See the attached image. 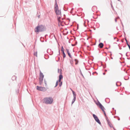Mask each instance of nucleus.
Segmentation results:
<instances>
[{
    "mask_svg": "<svg viewBox=\"0 0 130 130\" xmlns=\"http://www.w3.org/2000/svg\"><path fill=\"white\" fill-rule=\"evenodd\" d=\"M118 1H120V0H118Z\"/></svg>",
    "mask_w": 130,
    "mask_h": 130,
    "instance_id": "nucleus-57",
    "label": "nucleus"
},
{
    "mask_svg": "<svg viewBox=\"0 0 130 130\" xmlns=\"http://www.w3.org/2000/svg\"><path fill=\"white\" fill-rule=\"evenodd\" d=\"M112 109H114V108H112Z\"/></svg>",
    "mask_w": 130,
    "mask_h": 130,
    "instance_id": "nucleus-47",
    "label": "nucleus"
},
{
    "mask_svg": "<svg viewBox=\"0 0 130 130\" xmlns=\"http://www.w3.org/2000/svg\"><path fill=\"white\" fill-rule=\"evenodd\" d=\"M59 51H59V54H60V52H59Z\"/></svg>",
    "mask_w": 130,
    "mask_h": 130,
    "instance_id": "nucleus-45",
    "label": "nucleus"
},
{
    "mask_svg": "<svg viewBox=\"0 0 130 130\" xmlns=\"http://www.w3.org/2000/svg\"><path fill=\"white\" fill-rule=\"evenodd\" d=\"M106 119L108 123H110V122L109 120L108 119V118L107 117H106Z\"/></svg>",
    "mask_w": 130,
    "mask_h": 130,
    "instance_id": "nucleus-21",
    "label": "nucleus"
},
{
    "mask_svg": "<svg viewBox=\"0 0 130 130\" xmlns=\"http://www.w3.org/2000/svg\"><path fill=\"white\" fill-rule=\"evenodd\" d=\"M44 75L43 74V73L41 72L40 71V77L39 78L41 79H43L44 77Z\"/></svg>",
    "mask_w": 130,
    "mask_h": 130,
    "instance_id": "nucleus-7",
    "label": "nucleus"
},
{
    "mask_svg": "<svg viewBox=\"0 0 130 130\" xmlns=\"http://www.w3.org/2000/svg\"><path fill=\"white\" fill-rule=\"evenodd\" d=\"M54 10L55 11L57 15V20L58 21L60 22L61 21L60 19L61 17V10L58 9V6L57 4L56 0H55V4L54 6Z\"/></svg>",
    "mask_w": 130,
    "mask_h": 130,
    "instance_id": "nucleus-1",
    "label": "nucleus"
},
{
    "mask_svg": "<svg viewBox=\"0 0 130 130\" xmlns=\"http://www.w3.org/2000/svg\"><path fill=\"white\" fill-rule=\"evenodd\" d=\"M122 42H123V41H122Z\"/></svg>",
    "mask_w": 130,
    "mask_h": 130,
    "instance_id": "nucleus-58",
    "label": "nucleus"
},
{
    "mask_svg": "<svg viewBox=\"0 0 130 130\" xmlns=\"http://www.w3.org/2000/svg\"><path fill=\"white\" fill-rule=\"evenodd\" d=\"M108 124L110 127H112V125L110 122L108 123Z\"/></svg>",
    "mask_w": 130,
    "mask_h": 130,
    "instance_id": "nucleus-22",
    "label": "nucleus"
},
{
    "mask_svg": "<svg viewBox=\"0 0 130 130\" xmlns=\"http://www.w3.org/2000/svg\"><path fill=\"white\" fill-rule=\"evenodd\" d=\"M61 51L62 52H64V49L62 46H61Z\"/></svg>",
    "mask_w": 130,
    "mask_h": 130,
    "instance_id": "nucleus-24",
    "label": "nucleus"
},
{
    "mask_svg": "<svg viewBox=\"0 0 130 130\" xmlns=\"http://www.w3.org/2000/svg\"><path fill=\"white\" fill-rule=\"evenodd\" d=\"M72 92L73 94L74 98H76V94H75V92L73 90H72Z\"/></svg>",
    "mask_w": 130,
    "mask_h": 130,
    "instance_id": "nucleus-11",
    "label": "nucleus"
},
{
    "mask_svg": "<svg viewBox=\"0 0 130 130\" xmlns=\"http://www.w3.org/2000/svg\"><path fill=\"white\" fill-rule=\"evenodd\" d=\"M37 90L42 91H45L47 90V89L45 87H40L37 86Z\"/></svg>",
    "mask_w": 130,
    "mask_h": 130,
    "instance_id": "nucleus-4",
    "label": "nucleus"
},
{
    "mask_svg": "<svg viewBox=\"0 0 130 130\" xmlns=\"http://www.w3.org/2000/svg\"><path fill=\"white\" fill-rule=\"evenodd\" d=\"M77 29H78V27H77Z\"/></svg>",
    "mask_w": 130,
    "mask_h": 130,
    "instance_id": "nucleus-54",
    "label": "nucleus"
},
{
    "mask_svg": "<svg viewBox=\"0 0 130 130\" xmlns=\"http://www.w3.org/2000/svg\"><path fill=\"white\" fill-rule=\"evenodd\" d=\"M62 53L63 54V58H64L66 57V54H65L64 52H62Z\"/></svg>",
    "mask_w": 130,
    "mask_h": 130,
    "instance_id": "nucleus-18",
    "label": "nucleus"
},
{
    "mask_svg": "<svg viewBox=\"0 0 130 130\" xmlns=\"http://www.w3.org/2000/svg\"><path fill=\"white\" fill-rule=\"evenodd\" d=\"M63 78V76L61 74H60L59 76V79H61Z\"/></svg>",
    "mask_w": 130,
    "mask_h": 130,
    "instance_id": "nucleus-13",
    "label": "nucleus"
},
{
    "mask_svg": "<svg viewBox=\"0 0 130 130\" xmlns=\"http://www.w3.org/2000/svg\"><path fill=\"white\" fill-rule=\"evenodd\" d=\"M104 115L106 117V113H104Z\"/></svg>",
    "mask_w": 130,
    "mask_h": 130,
    "instance_id": "nucleus-32",
    "label": "nucleus"
},
{
    "mask_svg": "<svg viewBox=\"0 0 130 130\" xmlns=\"http://www.w3.org/2000/svg\"><path fill=\"white\" fill-rule=\"evenodd\" d=\"M105 72H107V70H105Z\"/></svg>",
    "mask_w": 130,
    "mask_h": 130,
    "instance_id": "nucleus-41",
    "label": "nucleus"
},
{
    "mask_svg": "<svg viewBox=\"0 0 130 130\" xmlns=\"http://www.w3.org/2000/svg\"><path fill=\"white\" fill-rule=\"evenodd\" d=\"M59 59H60V58H59V59H58L59 60Z\"/></svg>",
    "mask_w": 130,
    "mask_h": 130,
    "instance_id": "nucleus-53",
    "label": "nucleus"
},
{
    "mask_svg": "<svg viewBox=\"0 0 130 130\" xmlns=\"http://www.w3.org/2000/svg\"><path fill=\"white\" fill-rule=\"evenodd\" d=\"M96 104L97 106H99L100 108H101L102 107H103V106L99 101H98L97 103H96Z\"/></svg>",
    "mask_w": 130,
    "mask_h": 130,
    "instance_id": "nucleus-6",
    "label": "nucleus"
},
{
    "mask_svg": "<svg viewBox=\"0 0 130 130\" xmlns=\"http://www.w3.org/2000/svg\"><path fill=\"white\" fill-rule=\"evenodd\" d=\"M15 77V76H13V77H12V78H13V77Z\"/></svg>",
    "mask_w": 130,
    "mask_h": 130,
    "instance_id": "nucleus-43",
    "label": "nucleus"
},
{
    "mask_svg": "<svg viewBox=\"0 0 130 130\" xmlns=\"http://www.w3.org/2000/svg\"><path fill=\"white\" fill-rule=\"evenodd\" d=\"M66 51H67V53H69V50L68 49H66Z\"/></svg>",
    "mask_w": 130,
    "mask_h": 130,
    "instance_id": "nucleus-27",
    "label": "nucleus"
},
{
    "mask_svg": "<svg viewBox=\"0 0 130 130\" xmlns=\"http://www.w3.org/2000/svg\"><path fill=\"white\" fill-rule=\"evenodd\" d=\"M111 7L112 8H113V7L112 6V4H111Z\"/></svg>",
    "mask_w": 130,
    "mask_h": 130,
    "instance_id": "nucleus-31",
    "label": "nucleus"
},
{
    "mask_svg": "<svg viewBox=\"0 0 130 130\" xmlns=\"http://www.w3.org/2000/svg\"><path fill=\"white\" fill-rule=\"evenodd\" d=\"M120 54H121V55H122L121 54V53H120Z\"/></svg>",
    "mask_w": 130,
    "mask_h": 130,
    "instance_id": "nucleus-56",
    "label": "nucleus"
},
{
    "mask_svg": "<svg viewBox=\"0 0 130 130\" xmlns=\"http://www.w3.org/2000/svg\"><path fill=\"white\" fill-rule=\"evenodd\" d=\"M113 129L114 130H116L115 128H114V127H113Z\"/></svg>",
    "mask_w": 130,
    "mask_h": 130,
    "instance_id": "nucleus-37",
    "label": "nucleus"
},
{
    "mask_svg": "<svg viewBox=\"0 0 130 130\" xmlns=\"http://www.w3.org/2000/svg\"><path fill=\"white\" fill-rule=\"evenodd\" d=\"M70 89L72 91V89L71 88H70Z\"/></svg>",
    "mask_w": 130,
    "mask_h": 130,
    "instance_id": "nucleus-44",
    "label": "nucleus"
},
{
    "mask_svg": "<svg viewBox=\"0 0 130 130\" xmlns=\"http://www.w3.org/2000/svg\"><path fill=\"white\" fill-rule=\"evenodd\" d=\"M67 19L69 20V21H70V19L69 18H68Z\"/></svg>",
    "mask_w": 130,
    "mask_h": 130,
    "instance_id": "nucleus-36",
    "label": "nucleus"
},
{
    "mask_svg": "<svg viewBox=\"0 0 130 130\" xmlns=\"http://www.w3.org/2000/svg\"><path fill=\"white\" fill-rule=\"evenodd\" d=\"M72 11H70V13H72Z\"/></svg>",
    "mask_w": 130,
    "mask_h": 130,
    "instance_id": "nucleus-39",
    "label": "nucleus"
},
{
    "mask_svg": "<svg viewBox=\"0 0 130 130\" xmlns=\"http://www.w3.org/2000/svg\"><path fill=\"white\" fill-rule=\"evenodd\" d=\"M73 9V8H72L71 9L72 10Z\"/></svg>",
    "mask_w": 130,
    "mask_h": 130,
    "instance_id": "nucleus-42",
    "label": "nucleus"
},
{
    "mask_svg": "<svg viewBox=\"0 0 130 130\" xmlns=\"http://www.w3.org/2000/svg\"><path fill=\"white\" fill-rule=\"evenodd\" d=\"M103 74L104 75L105 74V73H103Z\"/></svg>",
    "mask_w": 130,
    "mask_h": 130,
    "instance_id": "nucleus-38",
    "label": "nucleus"
},
{
    "mask_svg": "<svg viewBox=\"0 0 130 130\" xmlns=\"http://www.w3.org/2000/svg\"><path fill=\"white\" fill-rule=\"evenodd\" d=\"M127 59H129V58H127Z\"/></svg>",
    "mask_w": 130,
    "mask_h": 130,
    "instance_id": "nucleus-51",
    "label": "nucleus"
},
{
    "mask_svg": "<svg viewBox=\"0 0 130 130\" xmlns=\"http://www.w3.org/2000/svg\"><path fill=\"white\" fill-rule=\"evenodd\" d=\"M43 79H41L39 78V84L40 85H41L43 83Z\"/></svg>",
    "mask_w": 130,
    "mask_h": 130,
    "instance_id": "nucleus-8",
    "label": "nucleus"
},
{
    "mask_svg": "<svg viewBox=\"0 0 130 130\" xmlns=\"http://www.w3.org/2000/svg\"><path fill=\"white\" fill-rule=\"evenodd\" d=\"M120 118H119V119H118V120H120Z\"/></svg>",
    "mask_w": 130,
    "mask_h": 130,
    "instance_id": "nucleus-48",
    "label": "nucleus"
},
{
    "mask_svg": "<svg viewBox=\"0 0 130 130\" xmlns=\"http://www.w3.org/2000/svg\"><path fill=\"white\" fill-rule=\"evenodd\" d=\"M106 49H108V48H107V47H106Z\"/></svg>",
    "mask_w": 130,
    "mask_h": 130,
    "instance_id": "nucleus-50",
    "label": "nucleus"
},
{
    "mask_svg": "<svg viewBox=\"0 0 130 130\" xmlns=\"http://www.w3.org/2000/svg\"><path fill=\"white\" fill-rule=\"evenodd\" d=\"M49 50V49H48L47 50V51Z\"/></svg>",
    "mask_w": 130,
    "mask_h": 130,
    "instance_id": "nucleus-46",
    "label": "nucleus"
},
{
    "mask_svg": "<svg viewBox=\"0 0 130 130\" xmlns=\"http://www.w3.org/2000/svg\"><path fill=\"white\" fill-rule=\"evenodd\" d=\"M128 47L130 49V46H128Z\"/></svg>",
    "mask_w": 130,
    "mask_h": 130,
    "instance_id": "nucleus-40",
    "label": "nucleus"
},
{
    "mask_svg": "<svg viewBox=\"0 0 130 130\" xmlns=\"http://www.w3.org/2000/svg\"><path fill=\"white\" fill-rule=\"evenodd\" d=\"M46 28L44 26L41 25L37 26L35 28V32H39L45 31L46 30Z\"/></svg>",
    "mask_w": 130,
    "mask_h": 130,
    "instance_id": "nucleus-3",
    "label": "nucleus"
},
{
    "mask_svg": "<svg viewBox=\"0 0 130 130\" xmlns=\"http://www.w3.org/2000/svg\"><path fill=\"white\" fill-rule=\"evenodd\" d=\"M116 19H119V17H118L117 18H116Z\"/></svg>",
    "mask_w": 130,
    "mask_h": 130,
    "instance_id": "nucleus-35",
    "label": "nucleus"
},
{
    "mask_svg": "<svg viewBox=\"0 0 130 130\" xmlns=\"http://www.w3.org/2000/svg\"><path fill=\"white\" fill-rule=\"evenodd\" d=\"M75 64H77L78 63V60L77 59H75Z\"/></svg>",
    "mask_w": 130,
    "mask_h": 130,
    "instance_id": "nucleus-15",
    "label": "nucleus"
},
{
    "mask_svg": "<svg viewBox=\"0 0 130 130\" xmlns=\"http://www.w3.org/2000/svg\"><path fill=\"white\" fill-rule=\"evenodd\" d=\"M100 108L102 109V110L103 111V112H104V113H105V111L104 110V107H103V108L102 107Z\"/></svg>",
    "mask_w": 130,
    "mask_h": 130,
    "instance_id": "nucleus-17",
    "label": "nucleus"
},
{
    "mask_svg": "<svg viewBox=\"0 0 130 130\" xmlns=\"http://www.w3.org/2000/svg\"><path fill=\"white\" fill-rule=\"evenodd\" d=\"M115 39V38H114V39Z\"/></svg>",
    "mask_w": 130,
    "mask_h": 130,
    "instance_id": "nucleus-60",
    "label": "nucleus"
},
{
    "mask_svg": "<svg viewBox=\"0 0 130 130\" xmlns=\"http://www.w3.org/2000/svg\"><path fill=\"white\" fill-rule=\"evenodd\" d=\"M115 21L116 22H117V19L116 18L115 19Z\"/></svg>",
    "mask_w": 130,
    "mask_h": 130,
    "instance_id": "nucleus-33",
    "label": "nucleus"
},
{
    "mask_svg": "<svg viewBox=\"0 0 130 130\" xmlns=\"http://www.w3.org/2000/svg\"><path fill=\"white\" fill-rule=\"evenodd\" d=\"M76 99V98H73L72 101V104L74 102L75 100Z\"/></svg>",
    "mask_w": 130,
    "mask_h": 130,
    "instance_id": "nucleus-14",
    "label": "nucleus"
},
{
    "mask_svg": "<svg viewBox=\"0 0 130 130\" xmlns=\"http://www.w3.org/2000/svg\"><path fill=\"white\" fill-rule=\"evenodd\" d=\"M37 51L34 52V55L36 57H37Z\"/></svg>",
    "mask_w": 130,
    "mask_h": 130,
    "instance_id": "nucleus-16",
    "label": "nucleus"
},
{
    "mask_svg": "<svg viewBox=\"0 0 130 130\" xmlns=\"http://www.w3.org/2000/svg\"><path fill=\"white\" fill-rule=\"evenodd\" d=\"M58 81L57 80L56 82V85L55 87H57V86L58 84Z\"/></svg>",
    "mask_w": 130,
    "mask_h": 130,
    "instance_id": "nucleus-23",
    "label": "nucleus"
},
{
    "mask_svg": "<svg viewBox=\"0 0 130 130\" xmlns=\"http://www.w3.org/2000/svg\"><path fill=\"white\" fill-rule=\"evenodd\" d=\"M125 40L126 42V43H128V42L127 41L126 38L125 39Z\"/></svg>",
    "mask_w": 130,
    "mask_h": 130,
    "instance_id": "nucleus-28",
    "label": "nucleus"
},
{
    "mask_svg": "<svg viewBox=\"0 0 130 130\" xmlns=\"http://www.w3.org/2000/svg\"><path fill=\"white\" fill-rule=\"evenodd\" d=\"M67 54H68V55H69V57L70 58H72V57L70 54V53L69 52V53H67Z\"/></svg>",
    "mask_w": 130,
    "mask_h": 130,
    "instance_id": "nucleus-20",
    "label": "nucleus"
},
{
    "mask_svg": "<svg viewBox=\"0 0 130 130\" xmlns=\"http://www.w3.org/2000/svg\"><path fill=\"white\" fill-rule=\"evenodd\" d=\"M61 79H59L58 80V82H61Z\"/></svg>",
    "mask_w": 130,
    "mask_h": 130,
    "instance_id": "nucleus-29",
    "label": "nucleus"
},
{
    "mask_svg": "<svg viewBox=\"0 0 130 130\" xmlns=\"http://www.w3.org/2000/svg\"><path fill=\"white\" fill-rule=\"evenodd\" d=\"M43 102L46 104H51L53 101V99L52 97H45L43 99Z\"/></svg>",
    "mask_w": 130,
    "mask_h": 130,
    "instance_id": "nucleus-2",
    "label": "nucleus"
},
{
    "mask_svg": "<svg viewBox=\"0 0 130 130\" xmlns=\"http://www.w3.org/2000/svg\"><path fill=\"white\" fill-rule=\"evenodd\" d=\"M120 49H121V48H120Z\"/></svg>",
    "mask_w": 130,
    "mask_h": 130,
    "instance_id": "nucleus-52",
    "label": "nucleus"
},
{
    "mask_svg": "<svg viewBox=\"0 0 130 130\" xmlns=\"http://www.w3.org/2000/svg\"><path fill=\"white\" fill-rule=\"evenodd\" d=\"M122 25H123V24H122Z\"/></svg>",
    "mask_w": 130,
    "mask_h": 130,
    "instance_id": "nucleus-49",
    "label": "nucleus"
},
{
    "mask_svg": "<svg viewBox=\"0 0 130 130\" xmlns=\"http://www.w3.org/2000/svg\"><path fill=\"white\" fill-rule=\"evenodd\" d=\"M58 73H60V74H61V70L58 69Z\"/></svg>",
    "mask_w": 130,
    "mask_h": 130,
    "instance_id": "nucleus-12",
    "label": "nucleus"
},
{
    "mask_svg": "<svg viewBox=\"0 0 130 130\" xmlns=\"http://www.w3.org/2000/svg\"><path fill=\"white\" fill-rule=\"evenodd\" d=\"M62 84V82H61L59 84V86L60 87H61V86Z\"/></svg>",
    "mask_w": 130,
    "mask_h": 130,
    "instance_id": "nucleus-26",
    "label": "nucleus"
},
{
    "mask_svg": "<svg viewBox=\"0 0 130 130\" xmlns=\"http://www.w3.org/2000/svg\"><path fill=\"white\" fill-rule=\"evenodd\" d=\"M127 52L126 53V55L127 57H128V56L127 55Z\"/></svg>",
    "mask_w": 130,
    "mask_h": 130,
    "instance_id": "nucleus-34",
    "label": "nucleus"
},
{
    "mask_svg": "<svg viewBox=\"0 0 130 130\" xmlns=\"http://www.w3.org/2000/svg\"><path fill=\"white\" fill-rule=\"evenodd\" d=\"M108 35H109V34H108Z\"/></svg>",
    "mask_w": 130,
    "mask_h": 130,
    "instance_id": "nucleus-59",
    "label": "nucleus"
},
{
    "mask_svg": "<svg viewBox=\"0 0 130 130\" xmlns=\"http://www.w3.org/2000/svg\"><path fill=\"white\" fill-rule=\"evenodd\" d=\"M126 44H127V46H128V47L129 46H130V45L128 44V43H126Z\"/></svg>",
    "mask_w": 130,
    "mask_h": 130,
    "instance_id": "nucleus-30",
    "label": "nucleus"
},
{
    "mask_svg": "<svg viewBox=\"0 0 130 130\" xmlns=\"http://www.w3.org/2000/svg\"><path fill=\"white\" fill-rule=\"evenodd\" d=\"M121 82H117L116 83V85L117 86H120L121 85Z\"/></svg>",
    "mask_w": 130,
    "mask_h": 130,
    "instance_id": "nucleus-10",
    "label": "nucleus"
},
{
    "mask_svg": "<svg viewBox=\"0 0 130 130\" xmlns=\"http://www.w3.org/2000/svg\"><path fill=\"white\" fill-rule=\"evenodd\" d=\"M115 111L116 112V110H115Z\"/></svg>",
    "mask_w": 130,
    "mask_h": 130,
    "instance_id": "nucleus-55",
    "label": "nucleus"
},
{
    "mask_svg": "<svg viewBox=\"0 0 130 130\" xmlns=\"http://www.w3.org/2000/svg\"><path fill=\"white\" fill-rule=\"evenodd\" d=\"M93 116L96 121L99 124L101 125V122L97 116L94 114H93Z\"/></svg>",
    "mask_w": 130,
    "mask_h": 130,
    "instance_id": "nucleus-5",
    "label": "nucleus"
},
{
    "mask_svg": "<svg viewBox=\"0 0 130 130\" xmlns=\"http://www.w3.org/2000/svg\"><path fill=\"white\" fill-rule=\"evenodd\" d=\"M44 83H45V86H47V84L46 81V80L45 79H44Z\"/></svg>",
    "mask_w": 130,
    "mask_h": 130,
    "instance_id": "nucleus-19",
    "label": "nucleus"
},
{
    "mask_svg": "<svg viewBox=\"0 0 130 130\" xmlns=\"http://www.w3.org/2000/svg\"><path fill=\"white\" fill-rule=\"evenodd\" d=\"M104 45L103 43H100L99 44V47L100 48H102L103 47Z\"/></svg>",
    "mask_w": 130,
    "mask_h": 130,
    "instance_id": "nucleus-9",
    "label": "nucleus"
},
{
    "mask_svg": "<svg viewBox=\"0 0 130 130\" xmlns=\"http://www.w3.org/2000/svg\"><path fill=\"white\" fill-rule=\"evenodd\" d=\"M37 16L38 18H40V15H39V13L38 12H37Z\"/></svg>",
    "mask_w": 130,
    "mask_h": 130,
    "instance_id": "nucleus-25",
    "label": "nucleus"
}]
</instances>
